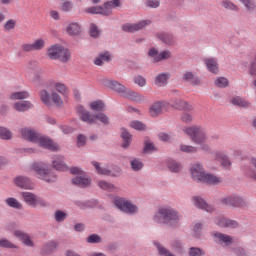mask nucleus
<instances>
[{
  "label": "nucleus",
  "mask_w": 256,
  "mask_h": 256,
  "mask_svg": "<svg viewBox=\"0 0 256 256\" xmlns=\"http://www.w3.org/2000/svg\"><path fill=\"white\" fill-rule=\"evenodd\" d=\"M111 59H113V55H111V52L104 51V52H101L98 55V57L95 58L94 64L101 67V65H103L105 63H110Z\"/></svg>",
  "instance_id": "obj_28"
},
{
  "label": "nucleus",
  "mask_w": 256,
  "mask_h": 256,
  "mask_svg": "<svg viewBox=\"0 0 256 256\" xmlns=\"http://www.w3.org/2000/svg\"><path fill=\"white\" fill-rule=\"evenodd\" d=\"M149 25H151V20H142L137 23L125 24L122 26V29L126 33H137V31H143Z\"/></svg>",
  "instance_id": "obj_11"
},
{
  "label": "nucleus",
  "mask_w": 256,
  "mask_h": 256,
  "mask_svg": "<svg viewBox=\"0 0 256 256\" xmlns=\"http://www.w3.org/2000/svg\"><path fill=\"white\" fill-rule=\"evenodd\" d=\"M40 99L44 105H47V107H51V94L47 90H41L40 91Z\"/></svg>",
  "instance_id": "obj_45"
},
{
  "label": "nucleus",
  "mask_w": 256,
  "mask_h": 256,
  "mask_svg": "<svg viewBox=\"0 0 256 256\" xmlns=\"http://www.w3.org/2000/svg\"><path fill=\"white\" fill-rule=\"evenodd\" d=\"M86 243L90 245H99L103 243V237L97 233L90 234L86 237Z\"/></svg>",
  "instance_id": "obj_37"
},
{
  "label": "nucleus",
  "mask_w": 256,
  "mask_h": 256,
  "mask_svg": "<svg viewBox=\"0 0 256 256\" xmlns=\"http://www.w3.org/2000/svg\"><path fill=\"white\" fill-rule=\"evenodd\" d=\"M60 9L64 13H69V12L73 11V2L72 1H65L64 3H62Z\"/></svg>",
  "instance_id": "obj_60"
},
{
  "label": "nucleus",
  "mask_w": 256,
  "mask_h": 256,
  "mask_svg": "<svg viewBox=\"0 0 256 256\" xmlns=\"http://www.w3.org/2000/svg\"><path fill=\"white\" fill-rule=\"evenodd\" d=\"M50 101H52L56 107H63V98H61L58 92H51Z\"/></svg>",
  "instance_id": "obj_42"
},
{
  "label": "nucleus",
  "mask_w": 256,
  "mask_h": 256,
  "mask_svg": "<svg viewBox=\"0 0 256 256\" xmlns=\"http://www.w3.org/2000/svg\"><path fill=\"white\" fill-rule=\"evenodd\" d=\"M113 203L118 211L126 215H137L139 213V206L127 198L117 196L114 198Z\"/></svg>",
  "instance_id": "obj_6"
},
{
  "label": "nucleus",
  "mask_w": 256,
  "mask_h": 256,
  "mask_svg": "<svg viewBox=\"0 0 256 256\" xmlns=\"http://www.w3.org/2000/svg\"><path fill=\"white\" fill-rule=\"evenodd\" d=\"M244 7H246L247 11H250V13H253V11H256V2L253 0H248Z\"/></svg>",
  "instance_id": "obj_64"
},
{
  "label": "nucleus",
  "mask_w": 256,
  "mask_h": 256,
  "mask_svg": "<svg viewBox=\"0 0 256 256\" xmlns=\"http://www.w3.org/2000/svg\"><path fill=\"white\" fill-rule=\"evenodd\" d=\"M130 167L132 171H135V172L141 171V169H143V161H141V159L139 158H132L130 160Z\"/></svg>",
  "instance_id": "obj_44"
},
{
  "label": "nucleus",
  "mask_w": 256,
  "mask_h": 256,
  "mask_svg": "<svg viewBox=\"0 0 256 256\" xmlns=\"http://www.w3.org/2000/svg\"><path fill=\"white\" fill-rule=\"evenodd\" d=\"M212 237H214L216 243H220V245H231V243H233V237L221 232H214Z\"/></svg>",
  "instance_id": "obj_23"
},
{
  "label": "nucleus",
  "mask_w": 256,
  "mask_h": 256,
  "mask_svg": "<svg viewBox=\"0 0 256 256\" xmlns=\"http://www.w3.org/2000/svg\"><path fill=\"white\" fill-rule=\"evenodd\" d=\"M183 133L190 137V140L194 145H198L201 151H209L211 148L207 144V130L201 126L193 125L183 128Z\"/></svg>",
  "instance_id": "obj_2"
},
{
  "label": "nucleus",
  "mask_w": 256,
  "mask_h": 256,
  "mask_svg": "<svg viewBox=\"0 0 256 256\" xmlns=\"http://www.w3.org/2000/svg\"><path fill=\"white\" fill-rule=\"evenodd\" d=\"M86 13H90V15H103L105 12L103 10V6H92L86 8Z\"/></svg>",
  "instance_id": "obj_54"
},
{
  "label": "nucleus",
  "mask_w": 256,
  "mask_h": 256,
  "mask_svg": "<svg viewBox=\"0 0 256 256\" xmlns=\"http://www.w3.org/2000/svg\"><path fill=\"white\" fill-rule=\"evenodd\" d=\"M48 59L52 61H60V63H68L71 60V52L61 44L51 45L46 53Z\"/></svg>",
  "instance_id": "obj_5"
},
{
  "label": "nucleus",
  "mask_w": 256,
  "mask_h": 256,
  "mask_svg": "<svg viewBox=\"0 0 256 256\" xmlns=\"http://www.w3.org/2000/svg\"><path fill=\"white\" fill-rule=\"evenodd\" d=\"M152 219L157 225L177 229L181 223V213L171 206H162L154 213Z\"/></svg>",
  "instance_id": "obj_1"
},
{
  "label": "nucleus",
  "mask_w": 256,
  "mask_h": 256,
  "mask_svg": "<svg viewBox=\"0 0 256 256\" xmlns=\"http://www.w3.org/2000/svg\"><path fill=\"white\" fill-rule=\"evenodd\" d=\"M189 256H205V250L199 247H190L188 249Z\"/></svg>",
  "instance_id": "obj_58"
},
{
  "label": "nucleus",
  "mask_w": 256,
  "mask_h": 256,
  "mask_svg": "<svg viewBox=\"0 0 256 256\" xmlns=\"http://www.w3.org/2000/svg\"><path fill=\"white\" fill-rule=\"evenodd\" d=\"M203 61L209 73H212L213 75H217L219 73V61L217 58L208 57L204 58Z\"/></svg>",
  "instance_id": "obj_21"
},
{
  "label": "nucleus",
  "mask_w": 256,
  "mask_h": 256,
  "mask_svg": "<svg viewBox=\"0 0 256 256\" xmlns=\"http://www.w3.org/2000/svg\"><path fill=\"white\" fill-rule=\"evenodd\" d=\"M52 167L53 169H56V171H67V169H69L63 156H55L52 161Z\"/></svg>",
  "instance_id": "obj_29"
},
{
  "label": "nucleus",
  "mask_w": 256,
  "mask_h": 256,
  "mask_svg": "<svg viewBox=\"0 0 256 256\" xmlns=\"http://www.w3.org/2000/svg\"><path fill=\"white\" fill-rule=\"evenodd\" d=\"M148 57L152 59V63H159L165 59H170L171 52H169V50H165L159 53V50L156 48H150L148 51Z\"/></svg>",
  "instance_id": "obj_12"
},
{
  "label": "nucleus",
  "mask_w": 256,
  "mask_h": 256,
  "mask_svg": "<svg viewBox=\"0 0 256 256\" xmlns=\"http://www.w3.org/2000/svg\"><path fill=\"white\" fill-rule=\"evenodd\" d=\"M35 143H37V145H39V147H42L43 149H48V151H59V145L53 142L51 138L42 134L38 135Z\"/></svg>",
  "instance_id": "obj_10"
},
{
  "label": "nucleus",
  "mask_w": 256,
  "mask_h": 256,
  "mask_svg": "<svg viewBox=\"0 0 256 256\" xmlns=\"http://www.w3.org/2000/svg\"><path fill=\"white\" fill-rule=\"evenodd\" d=\"M76 113L82 123H86L87 125H95V114H91L89 110H86L83 107V105H78L76 107Z\"/></svg>",
  "instance_id": "obj_9"
},
{
  "label": "nucleus",
  "mask_w": 256,
  "mask_h": 256,
  "mask_svg": "<svg viewBox=\"0 0 256 256\" xmlns=\"http://www.w3.org/2000/svg\"><path fill=\"white\" fill-rule=\"evenodd\" d=\"M215 225H218V227H227L229 229H238L239 222L236 220H232L229 218L218 216L214 219Z\"/></svg>",
  "instance_id": "obj_16"
},
{
  "label": "nucleus",
  "mask_w": 256,
  "mask_h": 256,
  "mask_svg": "<svg viewBox=\"0 0 256 256\" xmlns=\"http://www.w3.org/2000/svg\"><path fill=\"white\" fill-rule=\"evenodd\" d=\"M153 151H157L153 142L146 140L144 144V153H153Z\"/></svg>",
  "instance_id": "obj_61"
},
{
  "label": "nucleus",
  "mask_w": 256,
  "mask_h": 256,
  "mask_svg": "<svg viewBox=\"0 0 256 256\" xmlns=\"http://www.w3.org/2000/svg\"><path fill=\"white\" fill-rule=\"evenodd\" d=\"M65 31L70 37H77L81 35V24L79 22H71L66 26Z\"/></svg>",
  "instance_id": "obj_24"
},
{
  "label": "nucleus",
  "mask_w": 256,
  "mask_h": 256,
  "mask_svg": "<svg viewBox=\"0 0 256 256\" xmlns=\"http://www.w3.org/2000/svg\"><path fill=\"white\" fill-rule=\"evenodd\" d=\"M54 91L56 93H60V95H62L64 97V99H67L69 97V86H66L65 83L63 82H57V81H53L51 83Z\"/></svg>",
  "instance_id": "obj_22"
},
{
  "label": "nucleus",
  "mask_w": 256,
  "mask_h": 256,
  "mask_svg": "<svg viewBox=\"0 0 256 256\" xmlns=\"http://www.w3.org/2000/svg\"><path fill=\"white\" fill-rule=\"evenodd\" d=\"M158 39L160 41H163V43H166V45H171L173 43V35L167 34V33H160L157 35Z\"/></svg>",
  "instance_id": "obj_56"
},
{
  "label": "nucleus",
  "mask_w": 256,
  "mask_h": 256,
  "mask_svg": "<svg viewBox=\"0 0 256 256\" xmlns=\"http://www.w3.org/2000/svg\"><path fill=\"white\" fill-rule=\"evenodd\" d=\"M0 139H3L4 141H11V139H13V132L8 128L0 126Z\"/></svg>",
  "instance_id": "obj_41"
},
{
  "label": "nucleus",
  "mask_w": 256,
  "mask_h": 256,
  "mask_svg": "<svg viewBox=\"0 0 256 256\" xmlns=\"http://www.w3.org/2000/svg\"><path fill=\"white\" fill-rule=\"evenodd\" d=\"M31 170L34 171L38 179L45 181V183L57 182V174L45 162H34L31 165Z\"/></svg>",
  "instance_id": "obj_3"
},
{
  "label": "nucleus",
  "mask_w": 256,
  "mask_h": 256,
  "mask_svg": "<svg viewBox=\"0 0 256 256\" xmlns=\"http://www.w3.org/2000/svg\"><path fill=\"white\" fill-rule=\"evenodd\" d=\"M190 172L192 175V179L194 181H201L203 177H205V169L203 168V164L196 162L190 168Z\"/></svg>",
  "instance_id": "obj_19"
},
{
  "label": "nucleus",
  "mask_w": 256,
  "mask_h": 256,
  "mask_svg": "<svg viewBox=\"0 0 256 256\" xmlns=\"http://www.w3.org/2000/svg\"><path fill=\"white\" fill-rule=\"evenodd\" d=\"M98 81H99V83H101V85H103L107 89H110L111 91L118 93V95H121V97H124V95L127 91V87L125 85L119 83V81L109 79L107 77L99 78Z\"/></svg>",
  "instance_id": "obj_7"
},
{
  "label": "nucleus",
  "mask_w": 256,
  "mask_h": 256,
  "mask_svg": "<svg viewBox=\"0 0 256 256\" xmlns=\"http://www.w3.org/2000/svg\"><path fill=\"white\" fill-rule=\"evenodd\" d=\"M14 235L25 245V247H35V242L33 241V238L27 233L23 232L22 230H16L14 231Z\"/></svg>",
  "instance_id": "obj_17"
},
{
  "label": "nucleus",
  "mask_w": 256,
  "mask_h": 256,
  "mask_svg": "<svg viewBox=\"0 0 256 256\" xmlns=\"http://www.w3.org/2000/svg\"><path fill=\"white\" fill-rule=\"evenodd\" d=\"M101 35V31L95 24H91L90 26V37H93V39H97Z\"/></svg>",
  "instance_id": "obj_62"
},
{
  "label": "nucleus",
  "mask_w": 256,
  "mask_h": 256,
  "mask_svg": "<svg viewBox=\"0 0 256 256\" xmlns=\"http://www.w3.org/2000/svg\"><path fill=\"white\" fill-rule=\"evenodd\" d=\"M97 121L102 123V125H109V123H110L109 116H107V114L102 113V112L95 114V124L97 123Z\"/></svg>",
  "instance_id": "obj_47"
},
{
  "label": "nucleus",
  "mask_w": 256,
  "mask_h": 256,
  "mask_svg": "<svg viewBox=\"0 0 256 256\" xmlns=\"http://www.w3.org/2000/svg\"><path fill=\"white\" fill-rule=\"evenodd\" d=\"M221 7H223V9H227V11H239V6L235 5V3L230 0L222 1Z\"/></svg>",
  "instance_id": "obj_49"
},
{
  "label": "nucleus",
  "mask_w": 256,
  "mask_h": 256,
  "mask_svg": "<svg viewBox=\"0 0 256 256\" xmlns=\"http://www.w3.org/2000/svg\"><path fill=\"white\" fill-rule=\"evenodd\" d=\"M21 197L24 202L30 207H37L38 196L32 192H21Z\"/></svg>",
  "instance_id": "obj_27"
},
{
  "label": "nucleus",
  "mask_w": 256,
  "mask_h": 256,
  "mask_svg": "<svg viewBox=\"0 0 256 256\" xmlns=\"http://www.w3.org/2000/svg\"><path fill=\"white\" fill-rule=\"evenodd\" d=\"M171 249L177 251L178 253H183L185 247L183 246V242L181 240H173L171 242Z\"/></svg>",
  "instance_id": "obj_53"
},
{
  "label": "nucleus",
  "mask_w": 256,
  "mask_h": 256,
  "mask_svg": "<svg viewBox=\"0 0 256 256\" xmlns=\"http://www.w3.org/2000/svg\"><path fill=\"white\" fill-rule=\"evenodd\" d=\"M166 166L171 173H181L183 170V165L180 164L179 161L173 159H168L166 161Z\"/></svg>",
  "instance_id": "obj_31"
},
{
  "label": "nucleus",
  "mask_w": 256,
  "mask_h": 256,
  "mask_svg": "<svg viewBox=\"0 0 256 256\" xmlns=\"http://www.w3.org/2000/svg\"><path fill=\"white\" fill-rule=\"evenodd\" d=\"M57 247H59V242L50 241L43 246L42 252L45 255H49V253H53V251H55V249H57Z\"/></svg>",
  "instance_id": "obj_39"
},
{
  "label": "nucleus",
  "mask_w": 256,
  "mask_h": 256,
  "mask_svg": "<svg viewBox=\"0 0 256 256\" xmlns=\"http://www.w3.org/2000/svg\"><path fill=\"white\" fill-rule=\"evenodd\" d=\"M121 137L123 139V149H128L129 145H131V141H133V136L129 133V131H127V129L122 128Z\"/></svg>",
  "instance_id": "obj_35"
},
{
  "label": "nucleus",
  "mask_w": 256,
  "mask_h": 256,
  "mask_svg": "<svg viewBox=\"0 0 256 256\" xmlns=\"http://www.w3.org/2000/svg\"><path fill=\"white\" fill-rule=\"evenodd\" d=\"M123 97L125 99H129L130 101H133L134 103H145V101H147L145 95L139 92H135L129 88L126 89Z\"/></svg>",
  "instance_id": "obj_18"
},
{
  "label": "nucleus",
  "mask_w": 256,
  "mask_h": 256,
  "mask_svg": "<svg viewBox=\"0 0 256 256\" xmlns=\"http://www.w3.org/2000/svg\"><path fill=\"white\" fill-rule=\"evenodd\" d=\"M90 109L92 111H103L105 109V103L103 100H97L90 103Z\"/></svg>",
  "instance_id": "obj_51"
},
{
  "label": "nucleus",
  "mask_w": 256,
  "mask_h": 256,
  "mask_svg": "<svg viewBox=\"0 0 256 256\" xmlns=\"http://www.w3.org/2000/svg\"><path fill=\"white\" fill-rule=\"evenodd\" d=\"M4 203L8 206L11 207V209H17L21 210L23 209V204L17 200V198L9 197L4 200Z\"/></svg>",
  "instance_id": "obj_36"
},
{
  "label": "nucleus",
  "mask_w": 256,
  "mask_h": 256,
  "mask_svg": "<svg viewBox=\"0 0 256 256\" xmlns=\"http://www.w3.org/2000/svg\"><path fill=\"white\" fill-rule=\"evenodd\" d=\"M13 183L19 189H26L28 191H31L35 188V186L33 185V181L30 180V178L27 176H16L13 180Z\"/></svg>",
  "instance_id": "obj_13"
},
{
  "label": "nucleus",
  "mask_w": 256,
  "mask_h": 256,
  "mask_svg": "<svg viewBox=\"0 0 256 256\" xmlns=\"http://www.w3.org/2000/svg\"><path fill=\"white\" fill-rule=\"evenodd\" d=\"M250 166L252 168H249L247 171V175L251 177V179H255L256 181V158L250 159Z\"/></svg>",
  "instance_id": "obj_52"
},
{
  "label": "nucleus",
  "mask_w": 256,
  "mask_h": 256,
  "mask_svg": "<svg viewBox=\"0 0 256 256\" xmlns=\"http://www.w3.org/2000/svg\"><path fill=\"white\" fill-rule=\"evenodd\" d=\"M230 103L234 105L235 107H242L243 109H249L251 107V102L236 96L231 99Z\"/></svg>",
  "instance_id": "obj_34"
},
{
  "label": "nucleus",
  "mask_w": 256,
  "mask_h": 256,
  "mask_svg": "<svg viewBox=\"0 0 256 256\" xmlns=\"http://www.w3.org/2000/svg\"><path fill=\"white\" fill-rule=\"evenodd\" d=\"M191 203L197 209H201L202 211H206L207 213H213L215 208L209 204L200 196H193L191 198Z\"/></svg>",
  "instance_id": "obj_14"
},
{
  "label": "nucleus",
  "mask_w": 256,
  "mask_h": 256,
  "mask_svg": "<svg viewBox=\"0 0 256 256\" xmlns=\"http://www.w3.org/2000/svg\"><path fill=\"white\" fill-rule=\"evenodd\" d=\"M220 205L229 207V209H247L249 207V200L239 193H233L221 198Z\"/></svg>",
  "instance_id": "obj_4"
},
{
  "label": "nucleus",
  "mask_w": 256,
  "mask_h": 256,
  "mask_svg": "<svg viewBox=\"0 0 256 256\" xmlns=\"http://www.w3.org/2000/svg\"><path fill=\"white\" fill-rule=\"evenodd\" d=\"M115 7H121V0H112V1L106 2L103 7V11H104L103 16L107 17L111 15Z\"/></svg>",
  "instance_id": "obj_26"
},
{
  "label": "nucleus",
  "mask_w": 256,
  "mask_h": 256,
  "mask_svg": "<svg viewBox=\"0 0 256 256\" xmlns=\"http://www.w3.org/2000/svg\"><path fill=\"white\" fill-rule=\"evenodd\" d=\"M163 105H165L163 102H154L149 108L151 117H157L161 115V113H163Z\"/></svg>",
  "instance_id": "obj_33"
},
{
  "label": "nucleus",
  "mask_w": 256,
  "mask_h": 256,
  "mask_svg": "<svg viewBox=\"0 0 256 256\" xmlns=\"http://www.w3.org/2000/svg\"><path fill=\"white\" fill-rule=\"evenodd\" d=\"M180 151H182V153H197V151H199V148L193 145L181 144Z\"/></svg>",
  "instance_id": "obj_55"
},
{
  "label": "nucleus",
  "mask_w": 256,
  "mask_h": 256,
  "mask_svg": "<svg viewBox=\"0 0 256 256\" xmlns=\"http://www.w3.org/2000/svg\"><path fill=\"white\" fill-rule=\"evenodd\" d=\"M232 252L235 256H249V254H247V250L241 247L233 248Z\"/></svg>",
  "instance_id": "obj_63"
},
{
  "label": "nucleus",
  "mask_w": 256,
  "mask_h": 256,
  "mask_svg": "<svg viewBox=\"0 0 256 256\" xmlns=\"http://www.w3.org/2000/svg\"><path fill=\"white\" fill-rule=\"evenodd\" d=\"M216 87H220V89H225V87H229V80L225 77H218L215 80Z\"/></svg>",
  "instance_id": "obj_59"
},
{
  "label": "nucleus",
  "mask_w": 256,
  "mask_h": 256,
  "mask_svg": "<svg viewBox=\"0 0 256 256\" xmlns=\"http://www.w3.org/2000/svg\"><path fill=\"white\" fill-rule=\"evenodd\" d=\"M13 107L18 113H25V111L33 109V104L29 101H18L14 103Z\"/></svg>",
  "instance_id": "obj_30"
},
{
  "label": "nucleus",
  "mask_w": 256,
  "mask_h": 256,
  "mask_svg": "<svg viewBox=\"0 0 256 256\" xmlns=\"http://www.w3.org/2000/svg\"><path fill=\"white\" fill-rule=\"evenodd\" d=\"M72 175H77L72 179L73 185L78 187H89L91 185V178L83 176V170L79 167H72L70 169Z\"/></svg>",
  "instance_id": "obj_8"
},
{
  "label": "nucleus",
  "mask_w": 256,
  "mask_h": 256,
  "mask_svg": "<svg viewBox=\"0 0 256 256\" xmlns=\"http://www.w3.org/2000/svg\"><path fill=\"white\" fill-rule=\"evenodd\" d=\"M202 183H207L208 185H219V183H222L223 180L220 177H217L215 174L206 173L204 174L202 180Z\"/></svg>",
  "instance_id": "obj_32"
},
{
  "label": "nucleus",
  "mask_w": 256,
  "mask_h": 256,
  "mask_svg": "<svg viewBox=\"0 0 256 256\" xmlns=\"http://www.w3.org/2000/svg\"><path fill=\"white\" fill-rule=\"evenodd\" d=\"M98 187L103 191H113L115 189V185L105 180L98 181Z\"/></svg>",
  "instance_id": "obj_50"
},
{
  "label": "nucleus",
  "mask_w": 256,
  "mask_h": 256,
  "mask_svg": "<svg viewBox=\"0 0 256 256\" xmlns=\"http://www.w3.org/2000/svg\"><path fill=\"white\" fill-rule=\"evenodd\" d=\"M130 127L136 131H145V129H147V125L143 124V122L139 120L130 122Z\"/></svg>",
  "instance_id": "obj_57"
},
{
  "label": "nucleus",
  "mask_w": 256,
  "mask_h": 256,
  "mask_svg": "<svg viewBox=\"0 0 256 256\" xmlns=\"http://www.w3.org/2000/svg\"><path fill=\"white\" fill-rule=\"evenodd\" d=\"M91 164L95 168L98 175H103L104 177H114L113 172L107 166H101L97 161H92Z\"/></svg>",
  "instance_id": "obj_25"
},
{
  "label": "nucleus",
  "mask_w": 256,
  "mask_h": 256,
  "mask_svg": "<svg viewBox=\"0 0 256 256\" xmlns=\"http://www.w3.org/2000/svg\"><path fill=\"white\" fill-rule=\"evenodd\" d=\"M29 96L28 91H17L10 95V99H12V101H23V99H29Z\"/></svg>",
  "instance_id": "obj_38"
},
{
  "label": "nucleus",
  "mask_w": 256,
  "mask_h": 256,
  "mask_svg": "<svg viewBox=\"0 0 256 256\" xmlns=\"http://www.w3.org/2000/svg\"><path fill=\"white\" fill-rule=\"evenodd\" d=\"M45 40L43 38L36 39L32 44H23L22 51L25 53H32V51H42V49H45Z\"/></svg>",
  "instance_id": "obj_15"
},
{
  "label": "nucleus",
  "mask_w": 256,
  "mask_h": 256,
  "mask_svg": "<svg viewBox=\"0 0 256 256\" xmlns=\"http://www.w3.org/2000/svg\"><path fill=\"white\" fill-rule=\"evenodd\" d=\"M23 139L30 141V143H36L40 133L33 128L25 127L20 131Z\"/></svg>",
  "instance_id": "obj_20"
},
{
  "label": "nucleus",
  "mask_w": 256,
  "mask_h": 256,
  "mask_svg": "<svg viewBox=\"0 0 256 256\" xmlns=\"http://www.w3.org/2000/svg\"><path fill=\"white\" fill-rule=\"evenodd\" d=\"M159 255L161 256H175V254H173L171 251H169V249L165 248V246H163L161 243L156 242L154 243Z\"/></svg>",
  "instance_id": "obj_43"
},
{
  "label": "nucleus",
  "mask_w": 256,
  "mask_h": 256,
  "mask_svg": "<svg viewBox=\"0 0 256 256\" xmlns=\"http://www.w3.org/2000/svg\"><path fill=\"white\" fill-rule=\"evenodd\" d=\"M0 247H2V249H19V246H17L7 238L0 239Z\"/></svg>",
  "instance_id": "obj_48"
},
{
  "label": "nucleus",
  "mask_w": 256,
  "mask_h": 256,
  "mask_svg": "<svg viewBox=\"0 0 256 256\" xmlns=\"http://www.w3.org/2000/svg\"><path fill=\"white\" fill-rule=\"evenodd\" d=\"M169 79V75L167 73H160L155 78V85L157 87H163L167 85V80Z\"/></svg>",
  "instance_id": "obj_40"
},
{
  "label": "nucleus",
  "mask_w": 256,
  "mask_h": 256,
  "mask_svg": "<svg viewBox=\"0 0 256 256\" xmlns=\"http://www.w3.org/2000/svg\"><path fill=\"white\" fill-rule=\"evenodd\" d=\"M67 217H69V214H67L66 211L56 210L54 213V219L56 223H63V221H65Z\"/></svg>",
  "instance_id": "obj_46"
}]
</instances>
